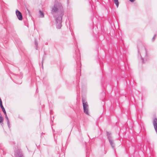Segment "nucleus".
I'll use <instances>...</instances> for the list:
<instances>
[{
	"mask_svg": "<svg viewBox=\"0 0 157 157\" xmlns=\"http://www.w3.org/2000/svg\"><path fill=\"white\" fill-rule=\"evenodd\" d=\"M153 124L155 130L156 132H157V118H154L153 120Z\"/></svg>",
	"mask_w": 157,
	"mask_h": 157,
	"instance_id": "nucleus-7",
	"label": "nucleus"
},
{
	"mask_svg": "<svg viewBox=\"0 0 157 157\" xmlns=\"http://www.w3.org/2000/svg\"><path fill=\"white\" fill-rule=\"evenodd\" d=\"M107 137L109 141H110V140H112L113 139L111 135H108Z\"/></svg>",
	"mask_w": 157,
	"mask_h": 157,
	"instance_id": "nucleus-13",
	"label": "nucleus"
},
{
	"mask_svg": "<svg viewBox=\"0 0 157 157\" xmlns=\"http://www.w3.org/2000/svg\"><path fill=\"white\" fill-rule=\"evenodd\" d=\"M46 55V53H45L44 52V55L43 56V58H42V67H43V60H44V59H45V55Z\"/></svg>",
	"mask_w": 157,
	"mask_h": 157,
	"instance_id": "nucleus-14",
	"label": "nucleus"
},
{
	"mask_svg": "<svg viewBox=\"0 0 157 157\" xmlns=\"http://www.w3.org/2000/svg\"><path fill=\"white\" fill-rule=\"evenodd\" d=\"M16 14L17 17L20 21H21L23 19V17L21 13L18 10H17L16 11Z\"/></svg>",
	"mask_w": 157,
	"mask_h": 157,
	"instance_id": "nucleus-6",
	"label": "nucleus"
},
{
	"mask_svg": "<svg viewBox=\"0 0 157 157\" xmlns=\"http://www.w3.org/2000/svg\"><path fill=\"white\" fill-rule=\"evenodd\" d=\"M15 157H23V154L22 151L19 147H15L14 149Z\"/></svg>",
	"mask_w": 157,
	"mask_h": 157,
	"instance_id": "nucleus-3",
	"label": "nucleus"
},
{
	"mask_svg": "<svg viewBox=\"0 0 157 157\" xmlns=\"http://www.w3.org/2000/svg\"><path fill=\"white\" fill-rule=\"evenodd\" d=\"M53 6L57 8L58 9H59V10H60V14L56 16V28L57 29H60L62 26V17L64 15L63 7L61 4L59 2L55 3L54 4Z\"/></svg>",
	"mask_w": 157,
	"mask_h": 157,
	"instance_id": "nucleus-1",
	"label": "nucleus"
},
{
	"mask_svg": "<svg viewBox=\"0 0 157 157\" xmlns=\"http://www.w3.org/2000/svg\"><path fill=\"white\" fill-rule=\"evenodd\" d=\"M35 45L36 46V50H37V47L38 46V43H37V42L36 41V39L35 40Z\"/></svg>",
	"mask_w": 157,
	"mask_h": 157,
	"instance_id": "nucleus-15",
	"label": "nucleus"
},
{
	"mask_svg": "<svg viewBox=\"0 0 157 157\" xmlns=\"http://www.w3.org/2000/svg\"><path fill=\"white\" fill-rule=\"evenodd\" d=\"M3 119L2 116V114H1V115H0V123L1 124L2 123L3 124Z\"/></svg>",
	"mask_w": 157,
	"mask_h": 157,
	"instance_id": "nucleus-12",
	"label": "nucleus"
},
{
	"mask_svg": "<svg viewBox=\"0 0 157 157\" xmlns=\"http://www.w3.org/2000/svg\"><path fill=\"white\" fill-rule=\"evenodd\" d=\"M115 4L117 7V8L119 6V2L118 0H113Z\"/></svg>",
	"mask_w": 157,
	"mask_h": 157,
	"instance_id": "nucleus-11",
	"label": "nucleus"
},
{
	"mask_svg": "<svg viewBox=\"0 0 157 157\" xmlns=\"http://www.w3.org/2000/svg\"><path fill=\"white\" fill-rule=\"evenodd\" d=\"M137 48H138V53H140V47L138 46Z\"/></svg>",
	"mask_w": 157,
	"mask_h": 157,
	"instance_id": "nucleus-18",
	"label": "nucleus"
},
{
	"mask_svg": "<svg viewBox=\"0 0 157 157\" xmlns=\"http://www.w3.org/2000/svg\"><path fill=\"white\" fill-rule=\"evenodd\" d=\"M27 11L28 13L29 14V15H30V12H29V10L27 8Z\"/></svg>",
	"mask_w": 157,
	"mask_h": 157,
	"instance_id": "nucleus-22",
	"label": "nucleus"
},
{
	"mask_svg": "<svg viewBox=\"0 0 157 157\" xmlns=\"http://www.w3.org/2000/svg\"><path fill=\"white\" fill-rule=\"evenodd\" d=\"M2 112L4 113V114L5 116L7 115L6 113V110H5L3 111Z\"/></svg>",
	"mask_w": 157,
	"mask_h": 157,
	"instance_id": "nucleus-19",
	"label": "nucleus"
},
{
	"mask_svg": "<svg viewBox=\"0 0 157 157\" xmlns=\"http://www.w3.org/2000/svg\"><path fill=\"white\" fill-rule=\"evenodd\" d=\"M0 106L2 111L5 110V109L4 108V107H3V105H0Z\"/></svg>",
	"mask_w": 157,
	"mask_h": 157,
	"instance_id": "nucleus-16",
	"label": "nucleus"
},
{
	"mask_svg": "<svg viewBox=\"0 0 157 157\" xmlns=\"http://www.w3.org/2000/svg\"><path fill=\"white\" fill-rule=\"evenodd\" d=\"M5 117L7 121V124L8 127V128L10 129V122L9 121V118L7 117V115L5 116Z\"/></svg>",
	"mask_w": 157,
	"mask_h": 157,
	"instance_id": "nucleus-9",
	"label": "nucleus"
},
{
	"mask_svg": "<svg viewBox=\"0 0 157 157\" xmlns=\"http://www.w3.org/2000/svg\"><path fill=\"white\" fill-rule=\"evenodd\" d=\"M0 115H1V113H0Z\"/></svg>",
	"mask_w": 157,
	"mask_h": 157,
	"instance_id": "nucleus-26",
	"label": "nucleus"
},
{
	"mask_svg": "<svg viewBox=\"0 0 157 157\" xmlns=\"http://www.w3.org/2000/svg\"><path fill=\"white\" fill-rule=\"evenodd\" d=\"M39 13H40V15L39 17L40 18H43L44 17V14L43 12L41 11V10H40L39 11Z\"/></svg>",
	"mask_w": 157,
	"mask_h": 157,
	"instance_id": "nucleus-10",
	"label": "nucleus"
},
{
	"mask_svg": "<svg viewBox=\"0 0 157 157\" xmlns=\"http://www.w3.org/2000/svg\"><path fill=\"white\" fill-rule=\"evenodd\" d=\"M142 54H140L142 63H144L147 61L148 59V56L145 47L142 44L141 45Z\"/></svg>",
	"mask_w": 157,
	"mask_h": 157,
	"instance_id": "nucleus-2",
	"label": "nucleus"
},
{
	"mask_svg": "<svg viewBox=\"0 0 157 157\" xmlns=\"http://www.w3.org/2000/svg\"><path fill=\"white\" fill-rule=\"evenodd\" d=\"M51 13L53 15L54 17L56 18V16L59 14H60V10L58 9L55 6H53L52 8V10H51Z\"/></svg>",
	"mask_w": 157,
	"mask_h": 157,
	"instance_id": "nucleus-5",
	"label": "nucleus"
},
{
	"mask_svg": "<svg viewBox=\"0 0 157 157\" xmlns=\"http://www.w3.org/2000/svg\"><path fill=\"white\" fill-rule=\"evenodd\" d=\"M109 142L112 148L114 149L115 148V144L114 143L113 140L112 139V140H110V141H109Z\"/></svg>",
	"mask_w": 157,
	"mask_h": 157,
	"instance_id": "nucleus-8",
	"label": "nucleus"
},
{
	"mask_svg": "<svg viewBox=\"0 0 157 157\" xmlns=\"http://www.w3.org/2000/svg\"><path fill=\"white\" fill-rule=\"evenodd\" d=\"M83 111L84 113L87 115H89L88 112V106L87 102L83 98L82 99Z\"/></svg>",
	"mask_w": 157,
	"mask_h": 157,
	"instance_id": "nucleus-4",
	"label": "nucleus"
},
{
	"mask_svg": "<svg viewBox=\"0 0 157 157\" xmlns=\"http://www.w3.org/2000/svg\"><path fill=\"white\" fill-rule=\"evenodd\" d=\"M63 156H65L64 154V155L63 154H62V155H61H61H59V157H62Z\"/></svg>",
	"mask_w": 157,
	"mask_h": 157,
	"instance_id": "nucleus-21",
	"label": "nucleus"
},
{
	"mask_svg": "<svg viewBox=\"0 0 157 157\" xmlns=\"http://www.w3.org/2000/svg\"><path fill=\"white\" fill-rule=\"evenodd\" d=\"M129 0L131 2H133L135 1V0Z\"/></svg>",
	"mask_w": 157,
	"mask_h": 157,
	"instance_id": "nucleus-23",
	"label": "nucleus"
},
{
	"mask_svg": "<svg viewBox=\"0 0 157 157\" xmlns=\"http://www.w3.org/2000/svg\"><path fill=\"white\" fill-rule=\"evenodd\" d=\"M52 112V110H50V113L51 114Z\"/></svg>",
	"mask_w": 157,
	"mask_h": 157,
	"instance_id": "nucleus-25",
	"label": "nucleus"
},
{
	"mask_svg": "<svg viewBox=\"0 0 157 157\" xmlns=\"http://www.w3.org/2000/svg\"><path fill=\"white\" fill-rule=\"evenodd\" d=\"M78 87H78V86H77V89L78 90Z\"/></svg>",
	"mask_w": 157,
	"mask_h": 157,
	"instance_id": "nucleus-24",
	"label": "nucleus"
},
{
	"mask_svg": "<svg viewBox=\"0 0 157 157\" xmlns=\"http://www.w3.org/2000/svg\"><path fill=\"white\" fill-rule=\"evenodd\" d=\"M107 136L108 135H110V134H111V133L109 132H107Z\"/></svg>",
	"mask_w": 157,
	"mask_h": 157,
	"instance_id": "nucleus-20",
	"label": "nucleus"
},
{
	"mask_svg": "<svg viewBox=\"0 0 157 157\" xmlns=\"http://www.w3.org/2000/svg\"><path fill=\"white\" fill-rule=\"evenodd\" d=\"M156 36V34H155L154 35V36L152 38V40H151L152 42H154V40H155V38Z\"/></svg>",
	"mask_w": 157,
	"mask_h": 157,
	"instance_id": "nucleus-17",
	"label": "nucleus"
}]
</instances>
